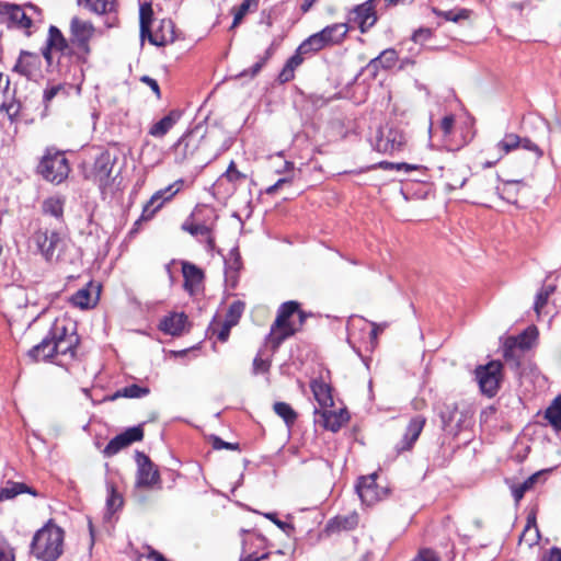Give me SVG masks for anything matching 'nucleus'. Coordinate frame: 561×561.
Here are the masks:
<instances>
[{"label": "nucleus", "mask_w": 561, "mask_h": 561, "mask_svg": "<svg viewBox=\"0 0 561 561\" xmlns=\"http://www.w3.org/2000/svg\"><path fill=\"white\" fill-rule=\"evenodd\" d=\"M519 148H523L527 151H530L534 153L535 159L539 160L543 156V151L537 144L531 141L529 138H522L520 137V146Z\"/></svg>", "instance_id": "e2e57ef3"}, {"label": "nucleus", "mask_w": 561, "mask_h": 561, "mask_svg": "<svg viewBox=\"0 0 561 561\" xmlns=\"http://www.w3.org/2000/svg\"><path fill=\"white\" fill-rule=\"evenodd\" d=\"M211 446L216 450L220 449H230V450H239L240 445L238 443H228L221 439L219 436H211Z\"/></svg>", "instance_id": "0e129e2a"}, {"label": "nucleus", "mask_w": 561, "mask_h": 561, "mask_svg": "<svg viewBox=\"0 0 561 561\" xmlns=\"http://www.w3.org/2000/svg\"><path fill=\"white\" fill-rule=\"evenodd\" d=\"M410 136L398 122H389L378 128L371 146L380 153L397 156L410 149Z\"/></svg>", "instance_id": "39448f33"}, {"label": "nucleus", "mask_w": 561, "mask_h": 561, "mask_svg": "<svg viewBox=\"0 0 561 561\" xmlns=\"http://www.w3.org/2000/svg\"><path fill=\"white\" fill-rule=\"evenodd\" d=\"M411 561H440V557L431 548H422Z\"/></svg>", "instance_id": "bf43d9fd"}, {"label": "nucleus", "mask_w": 561, "mask_h": 561, "mask_svg": "<svg viewBox=\"0 0 561 561\" xmlns=\"http://www.w3.org/2000/svg\"><path fill=\"white\" fill-rule=\"evenodd\" d=\"M12 71L25 77L27 80L37 81L43 77L41 55L28 50H21Z\"/></svg>", "instance_id": "ddd939ff"}, {"label": "nucleus", "mask_w": 561, "mask_h": 561, "mask_svg": "<svg viewBox=\"0 0 561 561\" xmlns=\"http://www.w3.org/2000/svg\"><path fill=\"white\" fill-rule=\"evenodd\" d=\"M468 411L459 410V415L455 419V423L453 424L450 434L457 436L466 427V421L468 419Z\"/></svg>", "instance_id": "69168bd1"}, {"label": "nucleus", "mask_w": 561, "mask_h": 561, "mask_svg": "<svg viewBox=\"0 0 561 561\" xmlns=\"http://www.w3.org/2000/svg\"><path fill=\"white\" fill-rule=\"evenodd\" d=\"M549 296L546 291H542V289H539L536 294L535 301H534V311L537 314V319H540L541 310L545 308V306L548 304Z\"/></svg>", "instance_id": "680f3d73"}, {"label": "nucleus", "mask_w": 561, "mask_h": 561, "mask_svg": "<svg viewBox=\"0 0 561 561\" xmlns=\"http://www.w3.org/2000/svg\"><path fill=\"white\" fill-rule=\"evenodd\" d=\"M431 11L436 16L443 18L445 21L454 23H459L462 20H468L472 14V10L467 8H455L453 10L443 11L436 7H432Z\"/></svg>", "instance_id": "4c0bfd02"}, {"label": "nucleus", "mask_w": 561, "mask_h": 561, "mask_svg": "<svg viewBox=\"0 0 561 561\" xmlns=\"http://www.w3.org/2000/svg\"><path fill=\"white\" fill-rule=\"evenodd\" d=\"M88 9L96 14H104L115 11V1L110 0H85Z\"/></svg>", "instance_id": "de8ad7c7"}, {"label": "nucleus", "mask_w": 561, "mask_h": 561, "mask_svg": "<svg viewBox=\"0 0 561 561\" xmlns=\"http://www.w3.org/2000/svg\"><path fill=\"white\" fill-rule=\"evenodd\" d=\"M380 69H382V67L378 62L377 57H375L364 68H362L360 73L368 72L369 78L371 80H375L377 78Z\"/></svg>", "instance_id": "774afa93"}, {"label": "nucleus", "mask_w": 561, "mask_h": 561, "mask_svg": "<svg viewBox=\"0 0 561 561\" xmlns=\"http://www.w3.org/2000/svg\"><path fill=\"white\" fill-rule=\"evenodd\" d=\"M545 417L556 431L561 430V393L547 408Z\"/></svg>", "instance_id": "a19ab883"}, {"label": "nucleus", "mask_w": 561, "mask_h": 561, "mask_svg": "<svg viewBox=\"0 0 561 561\" xmlns=\"http://www.w3.org/2000/svg\"><path fill=\"white\" fill-rule=\"evenodd\" d=\"M182 116L180 110H171L164 117L149 128V135L156 138L165 136Z\"/></svg>", "instance_id": "bb28decb"}, {"label": "nucleus", "mask_w": 561, "mask_h": 561, "mask_svg": "<svg viewBox=\"0 0 561 561\" xmlns=\"http://www.w3.org/2000/svg\"><path fill=\"white\" fill-rule=\"evenodd\" d=\"M64 538V529L49 520L34 534L30 553L38 561H56L62 554Z\"/></svg>", "instance_id": "7ed1b4c3"}, {"label": "nucleus", "mask_w": 561, "mask_h": 561, "mask_svg": "<svg viewBox=\"0 0 561 561\" xmlns=\"http://www.w3.org/2000/svg\"><path fill=\"white\" fill-rule=\"evenodd\" d=\"M520 146V136L514 133H507L504 137L496 144V149L501 153L499 159H502L504 156L508 154L513 150L518 149Z\"/></svg>", "instance_id": "ea45409f"}, {"label": "nucleus", "mask_w": 561, "mask_h": 561, "mask_svg": "<svg viewBox=\"0 0 561 561\" xmlns=\"http://www.w3.org/2000/svg\"><path fill=\"white\" fill-rule=\"evenodd\" d=\"M520 181L510 180L503 183L502 187H496L499 196L511 204L517 203L518 185Z\"/></svg>", "instance_id": "79ce46f5"}, {"label": "nucleus", "mask_w": 561, "mask_h": 561, "mask_svg": "<svg viewBox=\"0 0 561 561\" xmlns=\"http://www.w3.org/2000/svg\"><path fill=\"white\" fill-rule=\"evenodd\" d=\"M31 241L47 263L75 264L79 259L76 245L56 230L37 229Z\"/></svg>", "instance_id": "f03ea898"}, {"label": "nucleus", "mask_w": 561, "mask_h": 561, "mask_svg": "<svg viewBox=\"0 0 561 561\" xmlns=\"http://www.w3.org/2000/svg\"><path fill=\"white\" fill-rule=\"evenodd\" d=\"M232 327L233 325L227 321L219 323L214 320L209 325V330H211L213 334H216L218 341L225 343L229 339L230 330Z\"/></svg>", "instance_id": "864d4df0"}, {"label": "nucleus", "mask_w": 561, "mask_h": 561, "mask_svg": "<svg viewBox=\"0 0 561 561\" xmlns=\"http://www.w3.org/2000/svg\"><path fill=\"white\" fill-rule=\"evenodd\" d=\"M242 268V260L241 254L238 247H233L228 254V257L225 259V272L226 275L231 276V274L237 275Z\"/></svg>", "instance_id": "37998d69"}, {"label": "nucleus", "mask_w": 561, "mask_h": 561, "mask_svg": "<svg viewBox=\"0 0 561 561\" xmlns=\"http://www.w3.org/2000/svg\"><path fill=\"white\" fill-rule=\"evenodd\" d=\"M144 438V428L142 425H136L133 427H128L123 433L113 437L105 448L103 449L104 457H113L118 454L122 449L128 447L133 443L140 442Z\"/></svg>", "instance_id": "2eb2a0df"}, {"label": "nucleus", "mask_w": 561, "mask_h": 561, "mask_svg": "<svg viewBox=\"0 0 561 561\" xmlns=\"http://www.w3.org/2000/svg\"><path fill=\"white\" fill-rule=\"evenodd\" d=\"M378 473L373 472L357 479L355 490L363 504L371 506L388 497L389 489L379 486L377 483Z\"/></svg>", "instance_id": "0eeeda50"}, {"label": "nucleus", "mask_w": 561, "mask_h": 561, "mask_svg": "<svg viewBox=\"0 0 561 561\" xmlns=\"http://www.w3.org/2000/svg\"><path fill=\"white\" fill-rule=\"evenodd\" d=\"M540 534L537 527L536 514L531 512L527 516L526 526L519 536V542H525L529 547H533L538 542Z\"/></svg>", "instance_id": "72a5a7b5"}, {"label": "nucleus", "mask_w": 561, "mask_h": 561, "mask_svg": "<svg viewBox=\"0 0 561 561\" xmlns=\"http://www.w3.org/2000/svg\"><path fill=\"white\" fill-rule=\"evenodd\" d=\"M187 323V316L184 312H171L163 317L158 325L164 334L179 336L183 333Z\"/></svg>", "instance_id": "393cba45"}, {"label": "nucleus", "mask_w": 561, "mask_h": 561, "mask_svg": "<svg viewBox=\"0 0 561 561\" xmlns=\"http://www.w3.org/2000/svg\"><path fill=\"white\" fill-rule=\"evenodd\" d=\"M15 94L16 90L11 89L9 77L0 71V111L5 112L10 119L18 117L22 111V104Z\"/></svg>", "instance_id": "6ab92c4d"}, {"label": "nucleus", "mask_w": 561, "mask_h": 561, "mask_svg": "<svg viewBox=\"0 0 561 561\" xmlns=\"http://www.w3.org/2000/svg\"><path fill=\"white\" fill-rule=\"evenodd\" d=\"M182 229L191 233L192 236H208L210 228L206 225L198 224H183Z\"/></svg>", "instance_id": "052dcab7"}, {"label": "nucleus", "mask_w": 561, "mask_h": 561, "mask_svg": "<svg viewBox=\"0 0 561 561\" xmlns=\"http://www.w3.org/2000/svg\"><path fill=\"white\" fill-rule=\"evenodd\" d=\"M154 32H159L160 34H162L165 37H168V35H171L172 36L171 43H173L176 38L175 32H174V24L171 20H162L160 22L159 27ZM168 44H170V42Z\"/></svg>", "instance_id": "338daca9"}, {"label": "nucleus", "mask_w": 561, "mask_h": 561, "mask_svg": "<svg viewBox=\"0 0 561 561\" xmlns=\"http://www.w3.org/2000/svg\"><path fill=\"white\" fill-rule=\"evenodd\" d=\"M299 307L300 304L296 300L285 301L278 307L276 319L265 336V345L271 347L273 354L287 339L299 331V328L290 321V318L299 311Z\"/></svg>", "instance_id": "20e7f679"}, {"label": "nucleus", "mask_w": 561, "mask_h": 561, "mask_svg": "<svg viewBox=\"0 0 561 561\" xmlns=\"http://www.w3.org/2000/svg\"><path fill=\"white\" fill-rule=\"evenodd\" d=\"M550 470H541L538 472H535L530 477H528L524 482L519 484H512L511 485V492L514 497V501L516 504L520 502V500L524 497L525 493L529 490H531L535 485V483L538 481V479L545 474L546 472H549Z\"/></svg>", "instance_id": "c9c22d12"}, {"label": "nucleus", "mask_w": 561, "mask_h": 561, "mask_svg": "<svg viewBox=\"0 0 561 561\" xmlns=\"http://www.w3.org/2000/svg\"><path fill=\"white\" fill-rule=\"evenodd\" d=\"M204 137L205 129L201 124L184 133L173 145L175 161L183 163L191 158L199 148V144Z\"/></svg>", "instance_id": "6e6552de"}, {"label": "nucleus", "mask_w": 561, "mask_h": 561, "mask_svg": "<svg viewBox=\"0 0 561 561\" xmlns=\"http://www.w3.org/2000/svg\"><path fill=\"white\" fill-rule=\"evenodd\" d=\"M325 46L322 36L320 33H314L310 35L308 38H306L299 46L298 51L304 54H313L321 49H323Z\"/></svg>", "instance_id": "c03bdc74"}, {"label": "nucleus", "mask_w": 561, "mask_h": 561, "mask_svg": "<svg viewBox=\"0 0 561 561\" xmlns=\"http://www.w3.org/2000/svg\"><path fill=\"white\" fill-rule=\"evenodd\" d=\"M55 324L50 328L48 333L45 335V337L35 346H33L28 351V356L35 360L38 362L42 360H50L55 357L54 344H55Z\"/></svg>", "instance_id": "b1692460"}, {"label": "nucleus", "mask_w": 561, "mask_h": 561, "mask_svg": "<svg viewBox=\"0 0 561 561\" xmlns=\"http://www.w3.org/2000/svg\"><path fill=\"white\" fill-rule=\"evenodd\" d=\"M425 423L426 419L422 415H416L410 420L402 439L394 447L398 455L413 448L424 428Z\"/></svg>", "instance_id": "aec40b11"}, {"label": "nucleus", "mask_w": 561, "mask_h": 561, "mask_svg": "<svg viewBox=\"0 0 561 561\" xmlns=\"http://www.w3.org/2000/svg\"><path fill=\"white\" fill-rule=\"evenodd\" d=\"M115 160L108 151H104L96 157L92 172L100 186L108 185Z\"/></svg>", "instance_id": "4be33fe9"}, {"label": "nucleus", "mask_w": 561, "mask_h": 561, "mask_svg": "<svg viewBox=\"0 0 561 561\" xmlns=\"http://www.w3.org/2000/svg\"><path fill=\"white\" fill-rule=\"evenodd\" d=\"M22 493H28L33 496H38V492L25 483L9 481L4 488L0 489V502L14 499Z\"/></svg>", "instance_id": "7c9ffc66"}, {"label": "nucleus", "mask_w": 561, "mask_h": 561, "mask_svg": "<svg viewBox=\"0 0 561 561\" xmlns=\"http://www.w3.org/2000/svg\"><path fill=\"white\" fill-rule=\"evenodd\" d=\"M439 171L440 178L445 180V186L448 192L461 188L469 179L468 165L459 161L439 167Z\"/></svg>", "instance_id": "f3484780"}, {"label": "nucleus", "mask_w": 561, "mask_h": 561, "mask_svg": "<svg viewBox=\"0 0 561 561\" xmlns=\"http://www.w3.org/2000/svg\"><path fill=\"white\" fill-rule=\"evenodd\" d=\"M94 27L91 22L80 20L73 16L70 21V35L67 38L68 46L76 50L90 55V41L93 36Z\"/></svg>", "instance_id": "9d476101"}, {"label": "nucleus", "mask_w": 561, "mask_h": 561, "mask_svg": "<svg viewBox=\"0 0 561 561\" xmlns=\"http://www.w3.org/2000/svg\"><path fill=\"white\" fill-rule=\"evenodd\" d=\"M262 351L260 350L253 359L252 373L253 375L266 374L271 368V359H264L262 357Z\"/></svg>", "instance_id": "6e6d98bb"}, {"label": "nucleus", "mask_w": 561, "mask_h": 561, "mask_svg": "<svg viewBox=\"0 0 561 561\" xmlns=\"http://www.w3.org/2000/svg\"><path fill=\"white\" fill-rule=\"evenodd\" d=\"M311 391L319 405L323 409L333 407L332 387L322 379H313L310 382Z\"/></svg>", "instance_id": "c85d7f7f"}, {"label": "nucleus", "mask_w": 561, "mask_h": 561, "mask_svg": "<svg viewBox=\"0 0 561 561\" xmlns=\"http://www.w3.org/2000/svg\"><path fill=\"white\" fill-rule=\"evenodd\" d=\"M123 505V497L113 483H107L106 507L111 513L116 512Z\"/></svg>", "instance_id": "09e8293b"}, {"label": "nucleus", "mask_w": 561, "mask_h": 561, "mask_svg": "<svg viewBox=\"0 0 561 561\" xmlns=\"http://www.w3.org/2000/svg\"><path fill=\"white\" fill-rule=\"evenodd\" d=\"M273 410L280 419H283L287 426L294 425L298 417L296 411L286 402H275Z\"/></svg>", "instance_id": "49530a36"}, {"label": "nucleus", "mask_w": 561, "mask_h": 561, "mask_svg": "<svg viewBox=\"0 0 561 561\" xmlns=\"http://www.w3.org/2000/svg\"><path fill=\"white\" fill-rule=\"evenodd\" d=\"M375 0H367L354 7L348 13V22L356 24L360 33H366L377 22Z\"/></svg>", "instance_id": "dca6fc26"}, {"label": "nucleus", "mask_w": 561, "mask_h": 561, "mask_svg": "<svg viewBox=\"0 0 561 561\" xmlns=\"http://www.w3.org/2000/svg\"><path fill=\"white\" fill-rule=\"evenodd\" d=\"M9 28L28 30L33 25L21 5L7 2Z\"/></svg>", "instance_id": "a878e982"}, {"label": "nucleus", "mask_w": 561, "mask_h": 561, "mask_svg": "<svg viewBox=\"0 0 561 561\" xmlns=\"http://www.w3.org/2000/svg\"><path fill=\"white\" fill-rule=\"evenodd\" d=\"M153 11L150 3H145L140 5L139 10V24H140V37L141 39L148 38V41L154 46H165L169 42L172 41V36L168 35V37L163 36L159 32L151 31V22H152Z\"/></svg>", "instance_id": "a211bd4d"}, {"label": "nucleus", "mask_w": 561, "mask_h": 561, "mask_svg": "<svg viewBox=\"0 0 561 561\" xmlns=\"http://www.w3.org/2000/svg\"><path fill=\"white\" fill-rule=\"evenodd\" d=\"M182 274L184 278L183 287L186 293L193 296L199 288V286L203 284V280L205 278L203 270L191 262L183 261Z\"/></svg>", "instance_id": "5701e85b"}, {"label": "nucleus", "mask_w": 561, "mask_h": 561, "mask_svg": "<svg viewBox=\"0 0 561 561\" xmlns=\"http://www.w3.org/2000/svg\"><path fill=\"white\" fill-rule=\"evenodd\" d=\"M184 181L176 180L164 188L157 191L142 207L140 220H150L162 208L164 203L171 201L182 188Z\"/></svg>", "instance_id": "9b49d317"}, {"label": "nucleus", "mask_w": 561, "mask_h": 561, "mask_svg": "<svg viewBox=\"0 0 561 561\" xmlns=\"http://www.w3.org/2000/svg\"><path fill=\"white\" fill-rule=\"evenodd\" d=\"M377 59L382 69L388 70L394 67L398 60V54L393 48H387L377 56Z\"/></svg>", "instance_id": "5fc2aeb1"}, {"label": "nucleus", "mask_w": 561, "mask_h": 561, "mask_svg": "<svg viewBox=\"0 0 561 561\" xmlns=\"http://www.w3.org/2000/svg\"><path fill=\"white\" fill-rule=\"evenodd\" d=\"M358 515L353 512L344 516H335L331 518L325 525V531L328 534L340 533L342 530H353L358 525Z\"/></svg>", "instance_id": "cd10ccee"}, {"label": "nucleus", "mask_w": 561, "mask_h": 561, "mask_svg": "<svg viewBox=\"0 0 561 561\" xmlns=\"http://www.w3.org/2000/svg\"><path fill=\"white\" fill-rule=\"evenodd\" d=\"M538 337V329L536 325H530L526 330H524L518 337L511 340L515 342L519 350L525 351L529 350L534 342Z\"/></svg>", "instance_id": "a18cd8bd"}, {"label": "nucleus", "mask_w": 561, "mask_h": 561, "mask_svg": "<svg viewBox=\"0 0 561 561\" xmlns=\"http://www.w3.org/2000/svg\"><path fill=\"white\" fill-rule=\"evenodd\" d=\"M137 463L136 483L137 488H153L160 484V473L151 459L142 451H135Z\"/></svg>", "instance_id": "f8f14e48"}, {"label": "nucleus", "mask_w": 561, "mask_h": 561, "mask_svg": "<svg viewBox=\"0 0 561 561\" xmlns=\"http://www.w3.org/2000/svg\"><path fill=\"white\" fill-rule=\"evenodd\" d=\"M259 8V0H243L239 7H233L231 9V13L233 14V21L230 26V30L237 27L243 20V18L250 11H256Z\"/></svg>", "instance_id": "58836bf2"}, {"label": "nucleus", "mask_w": 561, "mask_h": 561, "mask_svg": "<svg viewBox=\"0 0 561 561\" xmlns=\"http://www.w3.org/2000/svg\"><path fill=\"white\" fill-rule=\"evenodd\" d=\"M70 302L81 309H88L91 305V291L88 287L77 290L70 298Z\"/></svg>", "instance_id": "3c124183"}, {"label": "nucleus", "mask_w": 561, "mask_h": 561, "mask_svg": "<svg viewBox=\"0 0 561 561\" xmlns=\"http://www.w3.org/2000/svg\"><path fill=\"white\" fill-rule=\"evenodd\" d=\"M459 415V408L456 402H445L440 407L439 417L442 421V427L445 432L450 434L455 419Z\"/></svg>", "instance_id": "e433bc0d"}, {"label": "nucleus", "mask_w": 561, "mask_h": 561, "mask_svg": "<svg viewBox=\"0 0 561 561\" xmlns=\"http://www.w3.org/2000/svg\"><path fill=\"white\" fill-rule=\"evenodd\" d=\"M244 308L245 305L243 301H233L228 308L225 321L229 322L232 325H237L244 311Z\"/></svg>", "instance_id": "603ef678"}, {"label": "nucleus", "mask_w": 561, "mask_h": 561, "mask_svg": "<svg viewBox=\"0 0 561 561\" xmlns=\"http://www.w3.org/2000/svg\"><path fill=\"white\" fill-rule=\"evenodd\" d=\"M516 348L518 346L515 342L508 340L503 350V356L505 360L512 366L514 369H518L520 367V356L516 354Z\"/></svg>", "instance_id": "8fccbe9b"}, {"label": "nucleus", "mask_w": 561, "mask_h": 561, "mask_svg": "<svg viewBox=\"0 0 561 561\" xmlns=\"http://www.w3.org/2000/svg\"><path fill=\"white\" fill-rule=\"evenodd\" d=\"M314 413L319 415V419L316 420V422L333 433L339 432L350 420V414L346 409H341L340 411H330L325 409L323 411H319L316 409Z\"/></svg>", "instance_id": "412c9836"}, {"label": "nucleus", "mask_w": 561, "mask_h": 561, "mask_svg": "<svg viewBox=\"0 0 561 561\" xmlns=\"http://www.w3.org/2000/svg\"><path fill=\"white\" fill-rule=\"evenodd\" d=\"M348 26L346 23H334L325 26L319 33L323 38L325 46L341 44L346 37Z\"/></svg>", "instance_id": "c756f323"}, {"label": "nucleus", "mask_w": 561, "mask_h": 561, "mask_svg": "<svg viewBox=\"0 0 561 561\" xmlns=\"http://www.w3.org/2000/svg\"><path fill=\"white\" fill-rule=\"evenodd\" d=\"M265 518L273 522L279 529H282L286 535L290 536L294 533L295 527L290 523L283 522L278 519L276 513H265L263 514Z\"/></svg>", "instance_id": "13d9d810"}, {"label": "nucleus", "mask_w": 561, "mask_h": 561, "mask_svg": "<svg viewBox=\"0 0 561 561\" xmlns=\"http://www.w3.org/2000/svg\"><path fill=\"white\" fill-rule=\"evenodd\" d=\"M65 199L59 196H50L43 201L42 213L54 217L58 221H64Z\"/></svg>", "instance_id": "2f4dec72"}, {"label": "nucleus", "mask_w": 561, "mask_h": 561, "mask_svg": "<svg viewBox=\"0 0 561 561\" xmlns=\"http://www.w3.org/2000/svg\"><path fill=\"white\" fill-rule=\"evenodd\" d=\"M41 54L48 72L56 73L62 81L72 84L82 81V65L88 61L89 55L68 46L67 38L57 26H49Z\"/></svg>", "instance_id": "f257e3e1"}, {"label": "nucleus", "mask_w": 561, "mask_h": 561, "mask_svg": "<svg viewBox=\"0 0 561 561\" xmlns=\"http://www.w3.org/2000/svg\"><path fill=\"white\" fill-rule=\"evenodd\" d=\"M247 175L241 173L237 167L234 161H231L226 170V172L221 175V179H227L229 182L236 184L243 180H245Z\"/></svg>", "instance_id": "4d7b16f0"}, {"label": "nucleus", "mask_w": 561, "mask_h": 561, "mask_svg": "<svg viewBox=\"0 0 561 561\" xmlns=\"http://www.w3.org/2000/svg\"><path fill=\"white\" fill-rule=\"evenodd\" d=\"M502 367L501 362L492 360L486 365L476 368V378L480 390L489 398L494 397L500 389Z\"/></svg>", "instance_id": "1a4fd4ad"}, {"label": "nucleus", "mask_w": 561, "mask_h": 561, "mask_svg": "<svg viewBox=\"0 0 561 561\" xmlns=\"http://www.w3.org/2000/svg\"><path fill=\"white\" fill-rule=\"evenodd\" d=\"M72 88V83L62 81L58 84L47 85L43 91V104L47 108L50 102L60 96L62 100L69 95V90Z\"/></svg>", "instance_id": "473e14b6"}, {"label": "nucleus", "mask_w": 561, "mask_h": 561, "mask_svg": "<svg viewBox=\"0 0 561 561\" xmlns=\"http://www.w3.org/2000/svg\"><path fill=\"white\" fill-rule=\"evenodd\" d=\"M150 389L148 387H142L136 383L128 385L122 389L116 390L113 394L108 396L106 399L108 401H114L119 398H129V399H138L146 397L149 394Z\"/></svg>", "instance_id": "f704fd0d"}, {"label": "nucleus", "mask_w": 561, "mask_h": 561, "mask_svg": "<svg viewBox=\"0 0 561 561\" xmlns=\"http://www.w3.org/2000/svg\"><path fill=\"white\" fill-rule=\"evenodd\" d=\"M55 344L54 352L56 355L67 356L73 359L77 354V347L79 345V335L72 331L68 332L65 325H58L55 323Z\"/></svg>", "instance_id": "4468645a"}, {"label": "nucleus", "mask_w": 561, "mask_h": 561, "mask_svg": "<svg viewBox=\"0 0 561 561\" xmlns=\"http://www.w3.org/2000/svg\"><path fill=\"white\" fill-rule=\"evenodd\" d=\"M35 171L46 182L58 185L67 180L71 169L64 151L47 147Z\"/></svg>", "instance_id": "423d86ee"}]
</instances>
